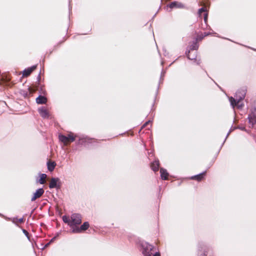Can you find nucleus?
<instances>
[{"instance_id": "1", "label": "nucleus", "mask_w": 256, "mask_h": 256, "mask_svg": "<svg viewBox=\"0 0 256 256\" xmlns=\"http://www.w3.org/2000/svg\"><path fill=\"white\" fill-rule=\"evenodd\" d=\"M246 94V90H238L236 94L235 97L236 98H233L232 97H230V102L231 105L234 108V106H238V107H241L242 105H239V103L240 101L243 100Z\"/></svg>"}, {"instance_id": "2", "label": "nucleus", "mask_w": 256, "mask_h": 256, "mask_svg": "<svg viewBox=\"0 0 256 256\" xmlns=\"http://www.w3.org/2000/svg\"><path fill=\"white\" fill-rule=\"evenodd\" d=\"M82 222L81 216L78 214H72L70 219H69L65 216V223H68L70 226L79 224Z\"/></svg>"}, {"instance_id": "3", "label": "nucleus", "mask_w": 256, "mask_h": 256, "mask_svg": "<svg viewBox=\"0 0 256 256\" xmlns=\"http://www.w3.org/2000/svg\"><path fill=\"white\" fill-rule=\"evenodd\" d=\"M38 111L40 116L44 118H48L50 116L48 109L46 107L39 108Z\"/></svg>"}, {"instance_id": "4", "label": "nucleus", "mask_w": 256, "mask_h": 256, "mask_svg": "<svg viewBox=\"0 0 256 256\" xmlns=\"http://www.w3.org/2000/svg\"><path fill=\"white\" fill-rule=\"evenodd\" d=\"M90 224L88 222H84L80 227H76L73 229L72 232H82L88 228Z\"/></svg>"}, {"instance_id": "5", "label": "nucleus", "mask_w": 256, "mask_h": 256, "mask_svg": "<svg viewBox=\"0 0 256 256\" xmlns=\"http://www.w3.org/2000/svg\"><path fill=\"white\" fill-rule=\"evenodd\" d=\"M61 185L58 178H52L49 183V188H60Z\"/></svg>"}, {"instance_id": "6", "label": "nucleus", "mask_w": 256, "mask_h": 256, "mask_svg": "<svg viewBox=\"0 0 256 256\" xmlns=\"http://www.w3.org/2000/svg\"><path fill=\"white\" fill-rule=\"evenodd\" d=\"M44 190L43 188H38L36 190V192L32 196L31 198L32 202L35 201L36 199L40 198L42 194H44Z\"/></svg>"}, {"instance_id": "7", "label": "nucleus", "mask_w": 256, "mask_h": 256, "mask_svg": "<svg viewBox=\"0 0 256 256\" xmlns=\"http://www.w3.org/2000/svg\"><path fill=\"white\" fill-rule=\"evenodd\" d=\"M36 68V66H33L31 67L25 69L23 72V76L28 77L32 72Z\"/></svg>"}, {"instance_id": "8", "label": "nucleus", "mask_w": 256, "mask_h": 256, "mask_svg": "<svg viewBox=\"0 0 256 256\" xmlns=\"http://www.w3.org/2000/svg\"><path fill=\"white\" fill-rule=\"evenodd\" d=\"M74 140L75 136L72 132H70L66 136H65V144L68 142H74Z\"/></svg>"}, {"instance_id": "9", "label": "nucleus", "mask_w": 256, "mask_h": 256, "mask_svg": "<svg viewBox=\"0 0 256 256\" xmlns=\"http://www.w3.org/2000/svg\"><path fill=\"white\" fill-rule=\"evenodd\" d=\"M160 163L158 160H155L151 164V168L154 172L158 171L159 169Z\"/></svg>"}, {"instance_id": "10", "label": "nucleus", "mask_w": 256, "mask_h": 256, "mask_svg": "<svg viewBox=\"0 0 256 256\" xmlns=\"http://www.w3.org/2000/svg\"><path fill=\"white\" fill-rule=\"evenodd\" d=\"M249 122L252 125L256 122V110H254V112L250 114L248 116Z\"/></svg>"}, {"instance_id": "11", "label": "nucleus", "mask_w": 256, "mask_h": 256, "mask_svg": "<svg viewBox=\"0 0 256 256\" xmlns=\"http://www.w3.org/2000/svg\"><path fill=\"white\" fill-rule=\"evenodd\" d=\"M36 102L38 104H45L47 102V98L44 96H40L36 98Z\"/></svg>"}, {"instance_id": "12", "label": "nucleus", "mask_w": 256, "mask_h": 256, "mask_svg": "<svg viewBox=\"0 0 256 256\" xmlns=\"http://www.w3.org/2000/svg\"><path fill=\"white\" fill-rule=\"evenodd\" d=\"M56 166V162H52L50 160H49L47 162L48 169L50 172H52L54 170Z\"/></svg>"}, {"instance_id": "13", "label": "nucleus", "mask_w": 256, "mask_h": 256, "mask_svg": "<svg viewBox=\"0 0 256 256\" xmlns=\"http://www.w3.org/2000/svg\"><path fill=\"white\" fill-rule=\"evenodd\" d=\"M160 176L162 180H166L168 178V174L166 170L162 168L160 170Z\"/></svg>"}, {"instance_id": "14", "label": "nucleus", "mask_w": 256, "mask_h": 256, "mask_svg": "<svg viewBox=\"0 0 256 256\" xmlns=\"http://www.w3.org/2000/svg\"><path fill=\"white\" fill-rule=\"evenodd\" d=\"M206 172H204L198 175L193 176L192 177V179L195 180H196L197 181L200 182L204 178L206 175Z\"/></svg>"}, {"instance_id": "15", "label": "nucleus", "mask_w": 256, "mask_h": 256, "mask_svg": "<svg viewBox=\"0 0 256 256\" xmlns=\"http://www.w3.org/2000/svg\"><path fill=\"white\" fill-rule=\"evenodd\" d=\"M202 12H206V13L204 14V20L205 22H206L207 20V18H208V13L206 12V8L204 7L200 8L198 10L199 15L200 16Z\"/></svg>"}, {"instance_id": "16", "label": "nucleus", "mask_w": 256, "mask_h": 256, "mask_svg": "<svg viewBox=\"0 0 256 256\" xmlns=\"http://www.w3.org/2000/svg\"><path fill=\"white\" fill-rule=\"evenodd\" d=\"M169 6L171 8H182L183 6L182 4L178 3L176 2H174L170 4Z\"/></svg>"}, {"instance_id": "17", "label": "nucleus", "mask_w": 256, "mask_h": 256, "mask_svg": "<svg viewBox=\"0 0 256 256\" xmlns=\"http://www.w3.org/2000/svg\"><path fill=\"white\" fill-rule=\"evenodd\" d=\"M46 174H41L40 176V178L39 180V182L40 184H44L46 182Z\"/></svg>"}, {"instance_id": "18", "label": "nucleus", "mask_w": 256, "mask_h": 256, "mask_svg": "<svg viewBox=\"0 0 256 256\" xmlns=\"http://www.w3.org/2000/svg\"><path fill=\"white\" fill-rule=\"evenodd\" d=\"M12 222L18 225V224H22L24 222V220L23 218H14L12 220Z\"/></svg>"}, {"instance_id": "19", "label": "nucleus", "mask_w": 256, "mask_h": 256, "mask_svg": "<svg viewBox=\"0 0 256 256\" xmlns=\"http://www.w3.org/2000/svg\"><path fill=\"white\" fill-rule=\"evenodd\" d=\"M37 86H30L28 88V92H30V94H32L33 93L35 92L36 90H37Z\"/></svg>"}, {"instance_id": "20", "label": "nucleus", "mask_w": 256, "mask_h": 256, "mask_svg": "<svg viewBox=\"0 0 256 256\" xmlns=\"http://www.w3.org/2000/svg\"><path fill=\"white\" fill-rule=\"evenodd\" d=\"M56 212L58 213V214L60 215V218H62V221L64 222V216L62 215V210H60L58 207L56 208Z\"/></svg>"}, {"instance_id": "21", "label": "nucleus", "mask_w": 256, "mask_h": 256, "mask_svg": "<svg viewBox=\"0 0 256 256\" xmlns=\"http://www.w3.org/2000/svg\"><path fill=\"white\" fill-rule=\"evenodd\" d=\"M61 235V233H58L56 236H54L50 242V243L52 242H54L57 239L58 237L60 236Z\"/></svg>"}, {"instance_id": "22", "label": "nucleus", "mask_w": 256, "mask_h": 256, "mask_svg": "<svg viewBox=\"0 0 256 256\" xmlns=\"http://www.w3.org/2000/svg\"><path fill=\"white\" fill-rule=\"evenodd\" d=\"M208 34H206V33H204V36H198V37L196 38V40L197 41H198V40H201L204 37L206 36H207Z\"/></svg>"}, {"instance_id": "23", "label": "nucleus", "mask_w": 256, "mask_h": 256, "mask_svg": "<svg viewBox=\"0 0 256 256\" xmlns=\"http://www.w3.org/2000/svg\"><path fill=\"white\" fill-rule=\"evenodd\" d=\"M60 140L62 142H64V135H60L59 136Z\"/></svg>"}, {"instance_id": "24", "label": "nucleus", "mask_w": 256, "mask_h": 256, "mask_svg": "<svg viewBox=\"0 0 256 256\" xmlns=\"http://www.w3.org/2000/svg\"><path fill=\"white\" fill-rule=\"evenodd\" d=\"M22 232L24 233V234L27 236L28 237V234H29V233L28 232L27 230H22Z\"/></svg>"}, {"instance_id": "25", "label": "nucleus", "mask_w": 256, "mask_h": 256, "mask_svg": "<svg viewBox=\"0 0 256 256\" xmlns=\"http://www.w3.org/2000/svg\"><path fill=\"white\" fill-rule=\"evenodd\" d=\"M148 124H150V126H151V122H150V121H148V122H146V123L143 125L142 128H144V127L146 126H148Z\"/></svg>"}, {"instance_id": "26", "label": "nucleus", "mask_w": 256, "mask_h": 256, "mask_svg": "<svg viewBox=\"0 0 256 256\" xmlns=\"http://www.w3.org/2000/svg\"><path fill=\"white\" fill-rule=\"evenodd\" d=\"M190 52H188V58H189V59H191V60H192L193 58H191L190 57Z\"/></svg>"}, {"instance_id": "27", "label": "nucleus", "mask_w": 256, "mask_h": 256, "mask_svg": "<svg viewBox=\"0 0 256 256\" xmlns=\"http://www.w3.org/2000/svg\"><path fill=\"white\" fill-rule=\"evenodd\" d=\"M154 256H160V255L159 252H156V254L154 255Z\"/></svg>"}]
</instances>
